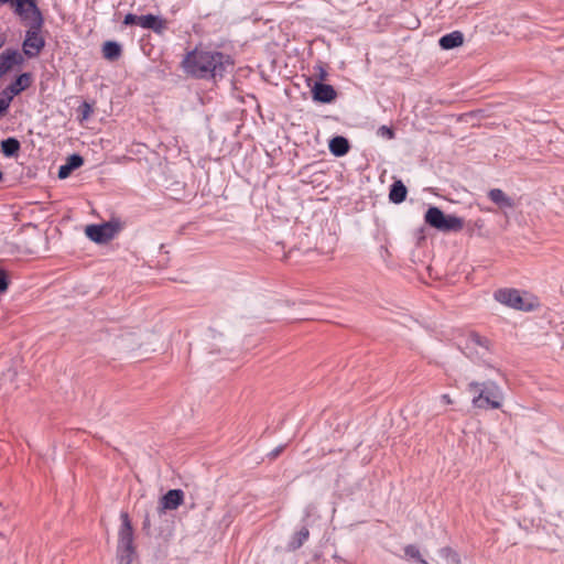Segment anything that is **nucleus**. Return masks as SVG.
I'll list each match as a JSON object with an SVG mask.
<instances>
[{
  "label": "nucleus",
  "mask_w": 564,
  "mask_h": 564,
  "mask_svg": "<svg viewBox=\"0 0 564 564\" xmlns=\"http://www.w3.org/2000/svg\"><path fill=\"white\" fill-rule=\"evenodd\" d=\"M23 63V56L18 50L7 48L0 54V77L11 69L13 65Z\"/></svg>",
  "instance_id": "nucleus-14"
},
{
  "label": "nucleus",
  "mask_w": 564,
  "mask_h": 564,
  "mask_svg": "<svg viewBox=\"0 0 564 564\" xmlns=\"http://www.w3.org/2000/svg\"><path fill=\"white\" fill-rule=\"evenodd\" d=\"M9 288V276L7 271L0 267V294L7 292Z\"/></svg>",
  "instance_id": "nucleus-26"
},
{
  "label": "nucleus",
  "mask_w": 564,
  "mask_h": 564,
  "mask_svg": "<svg viewBox=\"0 0 564 564\" xmlns=\"http://www.w3.org/2000/svg\"><path fill=\"white\" fill-rule=\"evenodd\" d=\"M150 528H151V521H150L149 514H147L144 517V520H143V523H142V529L144 531L149 532Z\"/></svg>",
  "instance_id": "nucleus-31"
},
{
  "label": "nucleus",
  "mask_w": 564,
  "mask_h": 564,
  "mask_svg": "<svg viewBox=\"0 0 564 564\" xmlns=\"http://www.w3.org/2000/svg\"><path fill=\"white\" fill-rule=\"evenodd\" d=\"M438 554L447 564H463L459 554L451 546L440 549Z\"/></svg>",
  "instance_id": "nucleus-24"
},
{
  "label": "nucleus",
  "mask_w": 564,
  "mask_h": 564,
  "mask_svg": "<svg viewBox=\"0 0 564 564\" xmlns=\"http://www.w3.org/2000/svg\"><path fill=\"white\" fill-rule=\"evenodd\" d=\"M6 43V37L0 35V48L4 45Z\"/></svg>",
  "instance_id": "nucleus-34"
},
{
  "label": "nucleus",
  "mask_w": 564,
  "mask_h": 564,
  "mask_svg": "<svg viewBox=\"0 0 564 564\" xmlns=\"http://www.w3.org/2000/svg\"><path fill=\"white\" fill-rule=\"evenodd\" d=\"M31 85V75L29 73H22L2 91L4 98H10V102L13 97L19 95L21 91L29 88Z\"/></svg>",
  "instance_id": "nucleus-12"
},
{
  "label": "nucleus",
  "mask_w": 564,
  "mask_h": 564,
  "mask_svg": "<svg viewBox=\"0 0 564 564\" xmlns=\"http://www.w3.org/2000/svg\"><path fill=\"white\" fill-rule=\"evenodd\" d=\"M44 21L26 24L25 39L22 43L23 53L29 57H36L45 46V40L41 32Z\"/></svg>",
  "instance_id": "nucleus-7"
},
{
  "label": "nucleus",
  "mask_w": 564,
  "mask_h": 564,
  "mask_svg": "<svg viewBox=\"0 0 564 564\" xmlns=\"http://www.w3.org/2000/svg\"><path fill=\"white\" fill-rule=\"evenodd\" d=\"M1 153L6 158H14L19 154V151L21 149L20 141L14 137H9L1 141Z\"/></svg>",
  "instance_id": "nucleus-21"
},
{
  "label": "nucleus",
  "mask_w": 564,
  "mask_h": 564,
  "mask_svg": "<svg viewBox=\"0 0 564 564\" xmlns=\"http://www.w3.org/2000/svg\"><path fill=\"white\" fill-rule=\"evenodd\" d=\"M441 401L443 403H445V404H452L453 403V400H452L451 395L447 394V393H444V394L441 395Z\"/></svg>",
  "instance_id": "nucleus-32"
},
{
  "label": "nucleus",
  "mask_w": 564,
  "mask_h": 564,
  "mask_svg": "<svg viewBox=\"0 0 564 564\" xmlns=\"http://www.w3.org/2000/svg\"><path fill=\"white\" fill-rule=\"evenodd\" d=\"M120 520L117 545L118 564H131L135 556L133 528L127 512H121Z\"/></svg>",
  "instance_id": "nucleus-3"
},
{
  "label": "nucleus",
  "mask_w": 564,
  "mask_h": 564,
  "mask_svg": "<svg viewBox=\"0 0 564 564\" xmlns=\"http://www.w3.org/2000/svg\"><path fill=\"white\" fill-rule=\"evenodd\" d=\"M475 226L478 227V228H481L482 227V221L481 220L476 221Z\"/></svg>",
  "instance_id": "nucleus-35"
},
{
  "label": "nucleus",
  "mask_w": 564,
  "mask_h": 564,
  "mask_svg": "<svg viewBox=\"0 0 564 564\" xmlns=\"http://www.w3.org/2000/svg\"><path fill=\"white\" fill-rule=\"evenodd\" d=\"M184 502V492L182 489H171L162 496L158 510L160 513L166 510H176Z\"/></svg>",
  "instance_id": "nucleus-10"
},
{
  "label": "nucleus",
  "mask_w": 564,
  "mask_h": 564,
  "mask_svg": "<svg viewBox=\"0 0 564 564\" xmlns=\"http://www.w3.org/2000/svg\"><path fill=\"white\" fill-rule=\"evenodd\" d=\"M141 19V15H137V14H133V13H128L126 14L124 19H123V24L124 25H139L140 26V20Z\"/></svg>",
  "instance_id": "nucleus-27"
},
{
  "label": "nucleus",
  "mask_w": 564,
  "mask_h": 564,
  "mask_svg": "<svg viewBox=\"0 0 564 564\" xmlns=\"http://www.w3.org/2000/svg\"><path fill=\"white\" fill-rule=\"evenodd\" d=\"M84 164V159L80 154L74 153L69 155L66 163L61 165L58 169L57 176L61 180L67 178L72 172Z\"/></svg>",
  "instance_id": "nucleus-16"
},
{
  "label": "nucleus",
  "mask_w": 564,
  "mask_h": 564,
  "mask_svg": "<svg viewBox=\"0 0 564 564\" xmlns=\"http://www.w3.org/2000/svg\"><path fill=\"white\" fill-rule=\"evenodd\" d=\"M3 178V173L0 171V182L2 181Z\"/></svg>",
  "instance_id": "nucleus-36"
},
{
  "label": "nucleus",
  "mask_w": 564,
  "mask_h": 564,
  "mask_svg": "<svg viewBox=\"0 0 564 564\" xmlns=\"http://www.w3.org/2000/svg\"><path fill=\"white\" fill-rule=\"evenodd\" d=\"M9 4L13 14L23 25L44 21L36 0H0V6Z\"/></svg>",
  "instance_id": "nucleus-5"
},
{
  "label": "nucleus",
  "mask_w": 564,
  "mask_h": 564,
  "mask_svg": "<svg viewBox=\"0 0 564 564\" xmlns=\"http://www.w3.org/2000/svg\"><path fill=\"white\" fill-rule=\"evenodd\" d=\"M470 392H477L471 400L474 408L488 410L502 406L503 393L501 388L491 380L485 382L471 381L468 383Z\"/></svg>",
  "instance_id": "nucleus-2"
},
{
  "label": "nucleus",
  "mask_w": 564,
  "mask_h": 564,
  "mask_svg": "<svg viewBox=\"0 0 564 564\" xmlns=\"http://www.w3.org/2000/svg\"><path fill=\"white\" fill-rule=\"evenodd\" d=\"M328 148L333 155L340 158L348 153L350 144L345 137L336 135L330 139Z\"/></svg>",
  "instance_id": "nucleus-17"
},
{
  "label": "nucleus",
  "mask_w": 564,
  "mask_h": 564,
  "mask_svg": "<svg viewBox=\"0 0 564 564\" xmlns=\"http://www.w3.org/2000/svg\"><path fill=\"white\" fill-rule=\"evenodd\" d=\"M488 198L502 210L513 209L516 206L514 199L500 188H491Z\"/></svg>",
  "instance_id": "nucleus-15"
},
{
  "label": "nucleus",
  "mask_w": 564,
  "mask_h": 564,
  "mask_svg": "<svg viewBox=\"0 0 564 564\" xmlns=\"http://www.w3.org/2000/svg\"><path fill=\"white\" fill-rule=\"evenodd\" d=\"M284 448H285V445H279L274 449H272L269 453L270 459H275L278 456H280L281 453L284 451Z\"/></svg>",
  "instance_id": "nucleus-30"
},
{
  "label": "nucleus",
  "mask_w": 564,
  "mask_h": 564,
  "mask_svg": "<svg viewBox=\"0 0 564 564\" xmlns=\"http://www.w3.org/2000/svg\"><path fill=\"white\" fill-rule=\"evenodd\" d=\"M424 221L430 227L442 232H458L464 227V220L455 215H445L444 212L436 207L430 206L424 214Z\"/></svg>",
  "instance_id": "nucleus-4"
},
{
  "label": "nucleus",
  "mask_w": 564,
  "mask_h": 564,
  "mask_svg": "<svg viewBox=\"0 0 564 564\" xmlns=\"http://www.w3.org/2000/svg\"><path fill=\"white\" fill-rule=\"evenodd\" d=\"M140 26L147 30H151L154 33L161 35L167 29V22L159 15L152 13L141 15Z\"/></svg>",
  "instance_id": "nucleus-13"
},
{
  "label": "nucleus",
  "mask_w": 564,
  "mask_h": 564,
  "mask_svg": "<svg viewBox=\"0 0 564 564\" xmlns=\"http://www.w3.org/2000/svg\"><path fill=\"white\" fill-rule=\"evenodd\" d=\"M182 67L193 78L216 84L232 69L234 59L224 52L196 46L186 53Z\"/></svg>",
  "instance_id": "nucleus-1"
},
{
  "label": "nucleus",
  "mask_w": 564,
  "mask_h": 564,
  "mask_svg": "<svg viewBox=\"0 0 564 564\" xmlns=\"http://www.w3.org/2000/svg\"><path fill=\"white\" fill-rule=\"evenodd\" d=\"M408 195L406 186L402 181H395L390 186L389 199L394 204H401L405 200Z\"/></svg>",
  "instance_id": "nucleus-20"
},
{
  "label": "nucleus",
  "mask_w": 564,
  "mask_h": 564,
  "mask_svg": "<svg viewBox=\"0 0 564 564\" xmlns=\"http://www.w3.org/2000/svg\"><path fill=\"white\" fill-rule=\"evenodd\" d=\"M462 351L473 361L487 362L490 354V340L473 332L467 336Z\"/></svg>",
  "instance_id": "nucleus-6"
},
{
  "label": "nucleus",
  "mask_w": 564,
  "mask_h": 564,
  "mask_svg": "<svg viewBox=\"0 0 564 564\" xmlns=\"http://www.w3.org/2000/svg\"><path fill=\"white\" fill-rule=\"evenodd\" d=\"M91 112H93L91 105L88 104L87 101H84L78 107L79 120L80 121L88 120V118L90 117Z\"/></svg>",
  "instance_id": "nucleus-25"
},
{
  "label": "nucleus",
  "mask_w": 564,
  "mask_h": 564,
  "mask_svg": "<svg viewBox=\"0 0 564 564\" xmlns=\"http://www.w3.org/2000/svg\"><path fill=\"white\" fill-rule=\"evenodd\" d=\"M118 227L111 223L88 225L85 229L86 236L96 243H107L117 234Z\"/></svg>",
  "instance_id": "nucleus-9"
},
{
  "label": "nucleus",
  "mask_w": 564,
  "mask_h": 564,
  "mask_svg": "<svg viewBox=\"0 0 564 564\" xmlns=\"http://www.w3.org/2000/svg\"><path fill=\"white\" fill-rule=\"evenodd\" d=\"M378 133L382 137H386L387 139H393L394 138V131L387 127V126H381L379 129H378Z\"/></svg>",
  "instance_id": "nucleus-28"
},
{
  "label": "nucleus",
  "mask_w": 564,
  "mask_h": 564,
  "mask_svg": "<svg viewBox=\"0 0 564 564\" xmlns=\"http://www.w3.org/2000/svg\"><path fill=\"white\" fill-rule=\"evenodd\" d=\"M318 70H319V74H318L319 79L324 80L327 75L326 70L322 66H318Z\"/></svg>",
  "instance_id": "nucleus-33"
},
{
  "label": "nucleus",
  "mask_w": 564,
  "mask_h": 564,
  "mask_svg": "<svg viewBox=\"0 0 564 564\" xmlns=\"http://www.w3.org/2000/svg\"><path fill=\"white\" fill-rule=\"evenodd\" d=\"M10 107V98H0V118L7 112Z\"/></svg>",
  "instance_id": "nucleus-29"
},
{
  "label": "nucleus",
  "mask_w": 564,
  "mask_h": 564,
  "mask_svg": "<svg viewBox=\"0 0 564 564\" xmlns=\"http://www.w3.org/2000/svg\"><path fill=\"white\" fill-rule=\"evenodd\" d=\"M494 296L499 303L514 310L530 311L531 308L516 289H499L495 292Z\"/></svg>",
  "instance_id": "nucleus-8"
},
{
  "label": "nucleus",
  "mask_w": 564,
  "mask_h": 564,
  "mask_svg": "<svg viewBox=\"0 0 564 564\" xmlns=\"http://www.w3.org/2000/svg\"><path fill=\"white\" fill-rule=\"evenodd\" d=\"M122 53L121 45L116 41H107L102 45V55L108 61H117Z\"/></svg>",
  "instance_id": "nucleus-22"
},
{
  "label": "nucleus",
  "mask_w": 564,
  "mask_h": 564,
  "mask_svg": "<svg viewBox=\"0 0 564 564\" xmlns=\"http://www.w3.org/2000/svg\"><path fill=\"white\" fill-rule=\"evenodd\" d=\"M310 538V530L307 527L301 528L297 532H295L286 544V550L290 552H294L299 550Z\"/></svg>",
  "instance_id": "nucleus-19"
},
{
  "label": "nucleus",
  "mask_w": 564,
  "mask_h": 564,
  "mask_svg": "<svg viewBox=\"0 0 564 564\" xmlns=\"http://www.w3.org/2000/svg\"><path fill=\"white\" fill-rule=\"evenodd\" d=\"M404 557L406 560H413L419 564H430L426 560H424L421 555V552L415 544H408L403 549Z\"/></svg>",
  "instance_id": "nucleus-23"
},
{
  "label": "nucleus",
  "mask_w": 564,
  "mask_h": 564,
  "mask_svg": "<svg viewBox=\"0 0 564 564\" xmlns=\"http://www.w3.org/2000/svg\"><path fill=\"white\" fill-rule=\"evenodd\" d=\"M312 94L314 101L322 104H330L337 97L336 89L332 85L324 84L322 82H317L314 84L312 88Z\"/></svg>",
  "instance_id": "nucleus-11"
},
{
  "label": "nucleus",
  "mask_w": 564,
  "mask_h": 564,
  "mask_svg": "<svg viewBox=\"0 0 564 564\" xmlns=\"http://www.w3.org/2000/svg\"><path fill=\"white\" fill-rule=\"evenodd\" d=\"M464 43V34L460 31H453L443 35L438 44L443 50H453Z\"/></svg>",
  "instance_id": "nucleus-18"
}]
</instances>
